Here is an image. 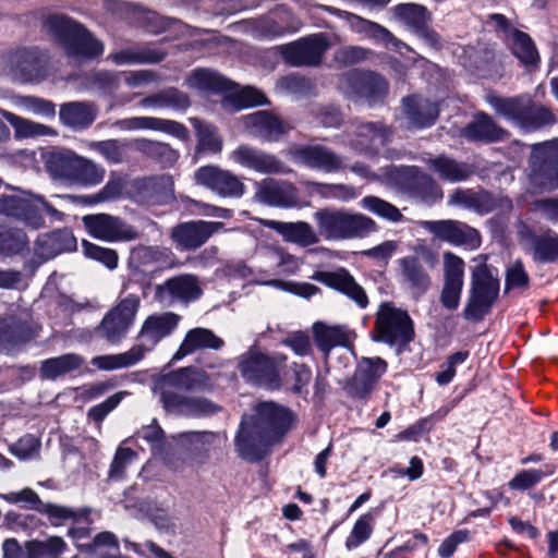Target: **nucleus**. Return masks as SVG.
<instances>
[{
    "mask_svg": "<svg viewBox=\"0 0 558 558\" xmlns=\"http://www.w3.org/2000/svg\"><path fill=\"white\" fill-rule=\"evenodd\" d=\"M181 316L172 312L155 313L145 318L136 337V343L128 351L94 356L92 365L100 371L131 367L141 362L165 338L177 329Z\"/></svg>",
    "mask_w": 558,
    "mask_h": 558,
    "instance_id": "1",
    "label": "nucleus"
},
{
    "mask_svg": "<svg viewBox=\"0 0 558 558\" xmlns=\"http://www.w3.org/2000/svg\"><path fill=\"white\" fill-rule=\"evenodd\" d=\"M44 29L53 37L63 53L75 63L94 60L104 53L105 46L84 25L63 14L48 15Z\"/></svg>",
    "mask_w": 558,
    "mask_h": 558,
    "instance_id": "2",
    "label": "nucleus"
},
{
    "mask_svg": "<svg viewBox=\"0 0 558 558\" xmlns=\"http://www.w3.org/2000/svg\"><path fill=\"white\" fill-rule=\"evenodd\" d=\"M485 100L497 114L524 132H534L555 122L553 112L529 95L501 97L488 93Z\"/></svg>",
    "mask_w": 558,
    "mask_h": 558,
    "instance_id": "3",
    "label": "nucleus"
},
{
    "mask_svg": "<svg viewBox=\"0 0 558 558\" xmlns=\"http://www.w3.org/2000/svg\"><path fill=\"white\" fill-rule=\"evenodd\" d=\"M474 262L477 264L471 269V283L463 317L470 322H481L497 301L500 282L487 265L485 256H478Z\"/></svg>",
    "mask_w": 558,
    "mask_h": 558,
    "instance_id": "4",
    "label": "nucleus"
},
{
    "mask_svg": "<svg viewBox=\"0 0 558 558\" xmlns=\"http://www.w3.org/2000/svg\"><path fill=\"white\" fill-rule=\"evenodd\" d=\"M320 235L327 240L364 238L377 230V223L360 213L325 208L314 214Z\"/></svg>",
    "mask_w": 558,
    "mask_h": 558,
    "instance_id": "5",
    "label": "nucleus"
},
{
    "mask_svg": "<svg viewBox=\"0 0 558 558\" xmlns=\"http://www.w3.org/2000/svg\"><path fill=\"white\" fill-rule=\"evenodd\" d=\"M287 356L280 353L272 355L250 349L238 357V369L241 377L251 385L278 390L281 387L280 369L286 365Z\"/></svg>",
    "mask_w": 558,
    "mask_h": 558,
    "instance_id": "6",
    "label": "nucleus"
},
{
    "mask_svg": "<svg viewBox=\"0 0 558 558\" xmlns=\"http://www.w3.org/2000/svg\"><path fill=\"white\" fill-rule=\"evenodd\" d=\"M57 221H62L64 214L47 203L43 197L20 192L19 194L0 196V215L23 221L33 229H40L45 225L41 210Z\"/></svg>",
    "mask_w": 558,
    "mask_h": 558,
    "instance_id": "7",
    "label": "nucleus"
},
{
    "mask_svg": "<svg viewBox=\"0 0 558 558\" xmlns=\"http://www.w3.org/2000/svg\"><path fill=\"white\" fill-rule=\"evenodd\" d=\"M413 338V322L408 312L389 302L381 303L375 317L373 339L402 348L408 345Z\"/></svg>",
    "mask_w": 558,
    "mask_h": 558,
    "instance_id": "8",
    "label": "nucleus"
},
{
    "mask_svg": "<svg viewBox=\"0 0 558 558\" xmlns=\"http://www.w3.org/2000/svg\"><path fill=\"white\" fill-rule=\"evenodd\" d=\"M350 169L363 178L380 180L412 194H423L435 186L434 179L415 166H388L381 168L380 173L372 172L363 163H355Z\"/></svg>",
    "mask_w": 558,
    "mask_h": 558,
    "instance_id": "9",
    "label": "nucleus"
},
{
    "mask_svg": "<svg viewBox=\"0 0 558 558\" xmlns=\"http://www.w3.org/2000/svg\"><path fill=\"white\" fill-rule=\"evenodd\" d=\"M529 181L541 191L558 189V138L532 145Z\"/></svg>",
    "mask_w": 558,
    "mask_h": 558,
    "instance_id": "10",
    "label": "nucleus"
},
{
    "mask_svg": "<svg viewBox=\"0 0 558 558\" xmlns=\"http://www.w3.org/2000/svg\"><path fill=\"white\" fill-rule=\"evenodd\" d=\"M338 88L350 99H364L375 105L385 99L388 82L373 71L351 70L339 77Z\"/></svg>",
    "mask_w": 558,
    "mask_h": 558,
    "instance_id": "11",
    "label": "nucleus"
},
{
    "mask_svg": "<svg viewBox=\"0 0 558 558\" xmlns=\"http://www.w3.org/2000/svg\"><path fill=\"white\" fill-rule=\"evenodd\" d=\"M141 306V298L135 293H129L121 298L102 318L98 332L101 338L111 344L120 343L133 326Z\"/></svg>",
    "mask_w": 558,
    "mask_h": 558,
    "instance_id": "12",
    "label": "nucleus"
},
{
    "mask_svg": "<svg viewBox=\"0 0 558 558\" xmlns=\"http://www.w3.org/2000/svg\"><path fill=\"white\" fill-rule=\"evenodd\" d=\"M320 8L325 12L344 20L350 31L363 38L369 39L375 44L384 45L385 47L391 48L398 52H402L403 49L411 51V48L405 43L397 38L388 28L374 21L331 5H322Z\"/></svg>",
    "mask_w": 558,
    "mask_h": 558,
    "instance_id": "13",
    "label": "nucleus"
},
{
    "mask_svg": "<svg viewBox=\"0 0 558 558\" xmlns=\"http://www.w3.org/2000/svg\"><path fill=\"white\" fill-rule=\"evenodd\" d=\"M437 264V256L430 250H423L415 255L400 258L401 283L416 298L425 294L432 286V277L428 269H434Z\"/></svg>",
    "mask_w": 558,
    "mask_h": 558,
    "instance_id": "14",
    "label": "nucleus"
},
{
    "mask_svg": "<svg viewBox=\"0 0 558 558\" xmlns=\"http://www.w3.org/2000/svg\"><path fill=\"white\" fill-rule=\"evenodd\" d=\"M287 156L298 165L326 173L347 168L344 158L324 145H294L287 150Z\"/></svg>",
    "mask_w": 558,
    "mask_h": 558,
    "instance_id": "15",
    "label": "nucleus"
},
{
    "mask_svg": "<svg viewBox=\"0 0 558 558\" xmlns=\"http://www.w3.org/2000/svg\"><path fill=\"white\" fill-rule=\"evenodd\" d=\"M275 442L276 440L248 420L246 415L242 417L234 438V448L240 458L248 462L260 461Z\"/></svg>",
    "mask_w": 558,
    "mask_h": 558,
    "instance_id": "16",
    "label": "nucleus"
},
{
    "mask_svg": "<svg viewBox=\"0 0 558 558\" xmlns=\"http://www.w3.org/2000/svg\"><path fill=\"white\" fill-rule=\"evenodd\" d=\"M329 47L324 34H315L278 47L284 61L293 66H316L320 64Z\"/></svg>",
    "mask_w": 558,
    "mask_h": 558,
    "instance_id": "17",
    "label": "nucleus"
},
{
    "mask_svg": "<svg viewBox=\"0 0 558 558\" xmlns=\"http://www.w3.org/2000/svg\"><path fill=\"white\" fill-rule=\"evenodd\" d=\"M422 227L436 239L454 246H466L471 250L481 245L478 231L458 220H426Z\"/></svg>",
    "mask_w": 558,
    "mask_h": 558,
    "instance_id": "18",
    "label": "nucleus"
},
{
    "mask_svg": "<svg viewBox=\"0 0 558 558\" xmlns=\"http://www.w3.org/2000/svg\"><path fill=\"white\" fill-rule=\"evenodd\" d=\"M82 221L87 232L101 241H131L137 236V231L132 226L109 214L85 215Z\"/></svg>",
    "mask_w": 558,
    "mask_h": 558,
    "instance_id": "19",
    "label": "nucleus"
},
{
    "mask_svg": "<svg viewBox=\"0 0 558 558\" xmlns=\"http://www.w3.org/2000/svg\"><path fill=\"white\" fill-rule=\"evenodd\" d=\"M160 402L163 409L175 415L205 416L216 413L219 408L206 398L187 397L159 383Z\"/></svg>",
    "mask_w": 558,
    "mask_h": 558,
    "instance_id": "20",
    "label": "nucleus"
},
{
    "mask_svg": "<svg viewBox=\"0 0 558 558\" xmlns=\"http://www.w3.org/2000/svg\"><path fill=\"white\" fill-rule=\"evenodd\" d=\"M222 228L219 221L192 220L173 227L170 238L179 250L195 251Z\"/></svg>",
    "mask_w": 558,
    "mask_h": 558,
    "instance_id": "21",
    "label": "nucleus"
},
{
    "mask_svg": "<svg viewBox=\"0 0 558 558\" xmlns=\"http://www.w3.org/2000/svg\"><path fill=\"white\" fill-rule=\"evenodd\" d=\"M7 66L14 80L33 82L46 75V59L37 48H21L11 52Z\"/></svg>",
    "mask_w": 558,
    "mask_h": 558,
    "instance_id": "22",
    "label": "nucleus"
},
{
    "mask_svg": "<svg viewBox=\"0 0 558 558\" xmlns=\"http://www.w3.org/2000/svg\"><path fill=\"white\" fill-rule=\"evenodd\" d=\"M195 182L206 186L222 197H241L245 186L241 180L228 170L216 166L201 167L194 173Z\"/></svg>",
    "mask_w": 558,
    "mask_h": 558,
    "instance_id": "23",
    "label": "nucleus"
},
{
    "mask_svg": "<svg viewBox=\"0 0 558 558\" xmlns=\"http://www.w3.org/2000/svg\"><path fill=\"white\" fill-rule=\"evenodd\" d=\"M260 429L278 441L291 425V412L275 402H262L255 407L253 415H246Z\"/></svg>",
    "mask_w": 558,
    "mask_h": 558,
    "instance_id": "24",
    "label": "nucleus"
},
{
    "mask_svg": "<svg viewBox=\"0 0 558 558\" xmlns=\"http://www.w3.org/2000/svg\"><path fill=\"white\" fill-rule=\"evenodd\" d=\"M243 125L251 136L269 143L280 141L291 130V125L266 110L244 116Z\"/></svg>",
    "mask_w": 558,
    "mask_h": 558,
    "instance_id": "25",
    "label": "nucleus"
},
{
    "mask_svg": "<svg viewBox=\"0 0 558 558\" xmlns=\"http://www.w3.org/2000/svg\"><path fill=\"white\" fill-rule=\"evenodd\" d=\"M202 294L195 276L185 274L172 277L156 287L155 299L162 305H171L177 301L190 302Z\"/></svg>",
    "mask_w": 558,
    "mask_h": 558,
    "instance_id": "26",
    "label": "nucleus"
},
{
    "mask_svg": "<svg viewBox=\"0 0 558 558\" xmlns=\"http://www.w3.org/2000/svg\"><path fill=\"white\" fill-rule=\"evenodd\" d=\"M230 159L244 168L264 174L287 173L289 171L275 155L248 145L236 147L230 154Z\"/></svg>",
    "mask_w": 558,
    "mask_h": 558,
    "instance_id": "27",
    "label": "nucleus"
},
{
    "mask_svg": "<svg viewBox=\"0 0 558 558\" xmlns=\"http://www.w3.org/2000/svg\"><path fill=\"white\" fill-rule=\"evenodd\" d=\"M258 202L275 207H293L299 203L298 189L288 181L265 179L256 183Z\"/></svg>",
    "mask_w": 558,
    "mask_h": 558,
    "instance_id": "28",
    "label": "nucleus"
},
{
    "mask_svg": "<svg viewBox=\"0 0 558 558\" xmlns=\"http://www.w3.org/2000/svg\"><path fill=\"white\" fill-rule=\"evenodd\" d=\"M314 278L327 287L344 294L360 308L367 307L369 301L364 288L360 286L353 276L344 268H339L336 271L317 272Z\"/></svg>",
    "mask_w": 558,
    "mask_h": 558,
    "instance_id": "29",
    "label": "nucleus"
},
{
    "mask_svg": "<svg viewBox=\"0 0 558 558\" xmlns=\"http://www.w3.org/2000/svg\"><path fill=\"white\" fill-rule=\"evenodd\" d=\"M460 135L469 142L495 143L507 138L509 133L498 125L490 116L478 112L474 120L460 131Z\"/></svg>",
    "mask_w": 558,
    "mask_h": 558,
    "instance_id": "30",
    "label": "nucleus"
},
{
    "mask_svg": "<svg viewBox=\"0 0 558 558\" xmlns=\"http://www.w3.org/2000/svg\"><path fill=\"white\" fill-rule=\"evenodd\" d=\"M387 363L380 357H363L352 379L351 392L359 398L366 397L373 385L386 373Z\"/></svg>",
    "mask_w": 558,
    "mask_h": 558,
    "instance_id": "31",
    "label": "nucleus"
},
{
    "mask_svg": "<svg viewBox=\"0 0 558 558\" xmlns=\"http://www.w3.org/2000/svg\"><path fill=\"white\" fill-rule=\"evenodd\" d=\"M160 384L174 390L194 391L210 388L213 380L203 369L182 367L165 375Z\"/></svg>",
    "mask_w": 558,
    "mask_h": 558,
    "instance_id": "32",
    "label": "nucleus"
},
{
    "mask_svg": "<svg viewBox=\"0 0 558 558\" xmlns=\"http://www.w3.org/2000/svg\"><path fill=\"white\" fill-rule=\"evenodd\" d=\"M403 112L411 128L424 129L436 122L439 109L436 102L414 95L403 99Z\"/></svg>",
    "mask_w": 558,
    "mask_h": 558,
    "instance_id": "33",
    "label": "nucleus"
},
{
    "mask_svg": "<svg viewBox=\"0 0 558 558\" xmlns=\"http://www.w3.org/2000/svg\"><path fill=\"white\" fill-rule=\"evenodd\" d=\"M390 137V131L383 123H360L350 140V144L362 153H372L384 146Z\"/></svg>",
    "mask_w": 558,
    "mask_h": 558,
    "instance_id": "34",
    "label": "nucleus"
},
{
    "mask_svg": "<svg viewBox=\"0 0 558 558\" xmlns=\"http://www.w3.org/2000/svg\"><path fill=\"white\" fill-rule=\"evenodd\" d=\"M173 254L170 248L163 246L135 247L130 257V265L138 271L153 272L172 263Z\"/></svg>",
    "mask_w": 558,
    "mask_h": 558,
    "instance_id": "35",
    "label": "nucleus"
},
{
    "mask_svg": "<svg viewBox=\"0 0 558 558\" xmlns=\"http://www.w3.org/2000/svg\"><path fill=\"white\" fill-rule=\"evenodd\" d=\"M262 225L279 233L284 241L301 246H310L319 241L312 226L305 221L283 222L265 219L262 220Z\"/></svg>",
    "mask_w": 558,
    "mask_h": 558,
    "instance_id": "36",
    "label": "nucleus"
},
{
    "mask_svg": "<svg viewBox=\"0 0 558 558\" xmlns=\"http://www.w3.org/2000/svg\"><path fill=\"white\" fill-rule=\"evenodd\" d=\"M313 337L317 348L327 357L336 347H348L351 343L352 332L343 325H327L317 322L312 327Z\"/></svg>",
    "mask_w": 558,
    "mask_h": 558,
    "instance_id": "37",
    "label": "nucleus"
},
{
    "mask_svg": "<svg viewBox=\"0 0 558 558\" xmlns=\"http://www.w3.org/2000/svg\"><path fill=\"white\" fill-rule=\"evenodd\" d=\"M97 117V108L92 102L71 101L60 107V121L74 130L87 129Z\"/></svg>",
    "mask_w": 558,
    "mask_h": 558,
    "instance_id": "38",
    "label": "nucleus"
},
{
    "mask_svg": "<svg viewBox=\"0 0 558 558\" xmlns=\"http://www.w3.org/2000/svg\"><path fill=\"white\" fill-rule=\"evenodd\" d=\"M223 345V340L217 337L210 329L193 328L184 337L180 348L174 353V360H181L184 356L202 349L218 350Z\"/></svg>",
    "mask_w": 558,
    "mask_h": 558,
    "instance_id": "39",
    "label": "nucleus"
},
{
    "mask_svg": "<svg viewBox=\"0 0 558 558\" xmlns=\"http://www.w3.org/2000/svg\"><path fill=\"white\" fill-rule=\"evenodd\" d=\"M132 146L136 151L158 162L163 168L175 165L180 156L169 144L144 137L132 141Z\"/></svg>",
    "mask_w": 558,
    "mask_h": 558,
    "instance_id": "40",
    "label": "nucleus"
},
{
    "mask_svg": "<svg viewBox=\"0 0 558 558\" xmlns=\"http://www.w3.org/2000/svg\"><path fill=\"white\" fill-rule=\"evenodd\" d=\"M166 57V52L149 46H134L110 53L108 59L117 65L158 63Z\"/></svg>",
    "mask_w": 558,
    "mask_h": 558,
    "instance_id": "41",
    "label": "nucleus"
},
{
    "mask_svg": "<svg viewBox=\"0 0 558 558\" xmlns=\"http://www.w3.org/2000/svg\"><path fill=\"white\" fill-rule=\"evenodd\" d=\"M189 96L175 87H168L148 95L140 101L143 108L186 110L190 107Z\"/></svg>",
    "mask_w": 558,
    "mask_h": 558,
    "instance_id": "42",
    "label": "nucleus"
},
{
    "mask_svg": "<svg viewBox=\"0 0 558 558\" xmlns=\"http://www.w3.org/2000/svg\"><path fill=\"white\" fill-rule=\"evenodd\" d=\"M426 163L441 180L451 183L464 181L472 173L470 165L445 155H440L436 158H429L426 160Z\"/></svg>",
    "mask_w": 558,
    "mask_h": 558,
    "instance_id": "43",
    "label": "nucleus"
},
{
    "mask_svg": "<svg viewBox=\"0 0 558 558\" xmlns=\"http://www.w3.org/2000/svg\"><path fill=\"white\" fill-rule=\"evenodd\" d=\"M35 337V331L23 322L0 318V350L10 351Z\"/></svg>",
    "mask_w": 558,
    "mask_h": 558,
    "instance_id": "44",
    "label": "nucleus"
},
{
    "mask_svg": "<svg viewBox=\"0 0 558 558\" xmlns=\"http://www.w3.org/2000/svg\"><path fill=\"white\" fill-rule=\"evenodd\" d=\"M85 363L83 356L75 353H68L57 357L47 359L41 362L40 377L54 380L70 372L78 369Z\"/></svg>",
    "mask_w": 558,
    "mask_h": 558,
    "instance_id": "45",
    "label": "nucleus"
},
{
    "mask_svg": "<svg viewBox=\"0 0 558 558\" xmlns=\"http://www.w3.org/2000/svg\"><path fill=\"white\" fill-rule=\"evenodd\" d=\"M38 512L45 514L52 526H61L68 521L74 523L88 521L90 510L88 508L73 509L51 502H43L38 507Z\"/></svg>",
    "mask_w": 558,
    "mask_h": 558,
    "instance_id": "46",
    "label": "nucleus"
},
{
    "mask_svg": "<svg viewBox=\"0 0 558 558\" xmlns=\"http://www.w3.org/2000/svg\"><path fill=\"white\" fill-rule=\"evenodd\" d=\"M186 85L201 90L226 92L233 88V83L209 69H196L186 78Z\"/></svg>",
    "mask_w": 558,
    "mask_h": 558,
    "instance_id": "47",
    "label": "nucleus"
},
{
    "mask_svg": "<svg viewBox=\"0 0 558 558\" xmlns=\"http://www.w3.org/2000/svg\"><path fill=\"white\" fill-rule=\"evenodd\" d=\"M530 250L535 262H556L558 259V234L551 230L539 235L531 234Z\"/></svg>",
    "mask_w": 558,
    "mask_h": 558,
    "instance_id": "48",
    "label": "nucleus"
},
{
    "mask_svg": "<svg viewBox=\"0 0 558 558\" xmlns=\"http://www.w3.org/2000/svg\"><path fill=\"white\" fill-rule=\"evenodd\" d=\"M77 156L71 150L52 151L46 161L47 170L53 178L71 183Z\"/></svg>",
    "mask_w": 558,
    "mask_h": 558,
    "instance_id": "49",
    "label": "nucleus"
},
{
    "mask_svg": "<svg viewBox=\"0 0 558 558\" xmlns=\"http://www.w3.org/2000/svg\"><path fill=\"white\" fill-rule=\"evenodd\" d=\"M393 17L407 25L413 33L428 24L429 16L425 7L415 3H400L391 8Z\"/></svg>",
    "mask_w": 558,
    "mask_h": 558,
    "instance_id": "50",
    "label": "nucleus"
},
{
    "mask_svg": "<svg viewBox=\"0 0 558 558\" xmlns=\"http://www.w3.org/2000/svg\"><path fill=\"white\" fill-rule=\"evenodd\" d=\"M105 173L101 166L88 158L77 156L71 183L81 186H95L102 182Z\"/></svg>",
    "mask_w": 558,
    "mask_h": 558,
    "instance_id": "51",
    "label": "nucleus"
},
{
    "mask_svg": "<svg viewBox=\"0 0 558 558\" xmlns=\"http://www.w3.org/2000/svg\"><path fill=\"white\" fill-rule=\"evenodd\" d=\"M191 123L197 136V150L210 154H219L222 149V140L215 125L192 118Z\"/></svg>",
    "mask_w": 558,
    "mask_h": 558,
    "instance_id": "52",
    "label": "nucleus"
},
{
    "mask_svg": "<svg viewBox=\"0 0 558 558\" xmlns=\"http://www.w3.org/2000/svg\"><path fill=\"white\" fill-rule=\"evenodd\" d=\"M68 545L60 536H49L41 541H32L26 545L25 558H60Z\"/></svg>",
    "mask_w": 558,
    "mask_h": 558,
    "instance_id": "53",
    "label": "nucleus"
},
{
    "mask_svg": "<svg viewBox=\"0 0 558 558\" xmlns=\"http://www.w3.org/2000/svg\"><path fill=\"white\" fill-rule=\"evenodd\" d=\"M27 248L28 239L22 229L0 226V254L13 256Z\"/></svg>",
    "mask_w": 558,
    "mask_h": 558,
    "instance_id": "54",
    "label": "nucleus"
},
{
    "mask_svg": "<svg viewBox=\"0 0 558 558\" xmlns=\"http://www.w3.org/2000/svg\"><path fill=\"white\" fill-rule=\"evenodd\" d=\"M1 113L2 117L14 128L17 137H36L56 134L51 128L45 124L21 118L5 110Z\"/></svg>",
    "mask_w": 558,
    "mask_h": 558,
    "instance_id": "55",
    "label": "nucleus"
},
{
    "mask_svg": "<svg viewBox=\"0 0 558 558\" xmlns=\"http://www.w3.org/2000/svg\"><path fill=\"white\" fill-rule=\"evenodd\" d=\"M512 53L524 65H534L538 62L539 56L531 37L520 31H513L511 34Z\"/></svg>",
    "mask_w": 558,
    "mask_h": 558,
    "instance_id": "56",
    "label": "nucleus"
},
{
    "mask_svg": "<svg viewBox=\"0 0 558 558\" xmlns=\"http://www.w3.org/2000/svg\"><path fill=\"white\" fill-rule=\"evenodd\" d=\"M90 150L98 153L109 163H121L125 159L128 143L121 140L95 141L88 144Z\"/></svg>",
    "mask_w": 558,
    "mask_h": 558,
    "instance_id": "57",
    "label": "nucleus"
},
{
    "mask_svg": "<svg viewBox=\"0 0 558 558\" xmlns=\"http://www.w3.org/2000/svg\"><path fill=\"white\" fill-rule=\"evenodd\" d=\"M360 205L363 209L391 222H399L403 219V215L395 205L377 196H365L361 199Z\"/></svg>",
    "mask_w": 558,
    "mask_h": 558,
    "instance_id": "58",
    "label": "nucleus"
},
{
    "mask_svg": "<svg viewBox=\"0 0 558 558\" xmlns=\"http://www.w3.org/2000/svg\"><path fill=\"white\" fill-rule=\"evenodd\" d=\"M374 529V517L372 513L362 514L354 523L349 536L345 539V547L349 550L355 549L365 543L372 535Z\"/></svg>",
    "mask_w": 558,
    "mask_h": 558,
    "instance_id": "59",
    "label": "nucleus"
},
{
    "mask_svg": "<svg viewBox=\"0 0 558 558\" xmlns=\"http://www.w3.org/2000/svg\"><path fill=\"white\" fill-rule=\"evenodd\" d=\"M444 259V283L462 286L464 284V260L452 252H445Z\"/></svg>",
    "mask_w": 558,
    "mask_h": 558,
    "instance_id": "60",
    "label": "nucleus"
},
{
    "mask_svg": "<svg viewBox=\"0 0 558 558\" xmlns=\"http://www.w3.org/2000/svg\"><path fill=\"white\" fill-rule=\"evenodd\" d=\"M82 247L87 258L99 262L109 269H114L118 266L119 256L114 250L99 246L86 240L82 242Z\"/></svg>",
    "mask_w": 558,
    "mask_h": 558,
    "instance_id": "61",
    "label": "nucleus"
},
{
    "mask_svg": "<svg viewBox=\"0 0 558 558\" xmlns=\"http://www.w3.org/2000/svg\"><path fill=\"white\" fill-rule=\"evenodd\" d=\"M129 395L130 392L125 390L116 392L101 403L92 407L87 412V417L99 426L106 416Z\"/></svg>",
    "mask_w": 558,
    "mask_h": 558,
    "instance_id": "62",
    "label": "nucleus"
},
{
    "mask_svg": "<svg viewBox=\"0 0 558 558\" xmlns=\"http://www.w3.org/2000/svg\"><path fill=\"white\" fill-rule=\"evenodd\" d=\"M20 107L26 112L52 119L56 116V106L52 101L33 96H25L19 100Z\"/></svg>",
    "mask_w": 558,
    "mask_h": 558,
    "instance_id": "63",
    "label": "nucleus"
},
{
    "mask_svg": "<svg viewBox=\"0 0 558 558\" xmlns=\"http://www.w3.org/2000/svg\"><path fill=\"white\" fill-rule=\"evenodd\" d=\"M137 457L136 452L126 447H118L113 460L110 464L108 476L110 480H121L125 474V469Z\"/></svg>",
    "mask_w": 558,
    "mask_h": 558,
    "instance_id": "64",
    "label": "nucleus"
}]
</instances>
